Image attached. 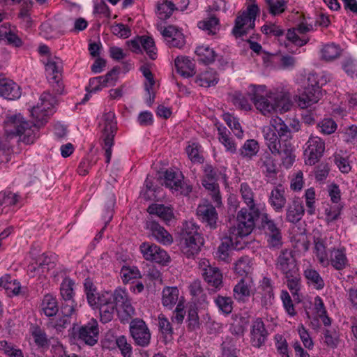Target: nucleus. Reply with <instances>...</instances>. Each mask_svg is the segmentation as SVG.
I'll list each match as a JSON object with an SVG mask.
<instances>
[{
	"instance_id": "nucleus-46",
	"label": "nucleus",
	"mask_w": 357,
	"mask_h": 357,
	"mask_svg": "<svg viewBox=\"0 0 357 357\" xmlns=\"http://www.w3.org/2000/svg\"><path fill=\"white\" fill-rule=\"evenodd\" d=\"M287 279V285L291 294L294 296L297 294L301 289V275L299 271L291 273L284 276Z\"/></svg>"
},
{
	"instance_id": "nucleus-54",
	"label": "nucleus",
	"mask_w": 357,
	"mask_h": 357,
	"mask_svg": "<svg viewBox=\"0 0 357 357\" xmlns=\"http://www.w3.org/2000/svg\"><path fill=\"white\" fill-rule=\"evenodd\" d=\"M324 343L330 348H336L339 344V337L335 330L325 329L323 331Z\"/></svg>"
},
{
	"instance_id": "nucleus-31",
	"label": "nucleus",
	"mask_w": 357,
	"mask_h": 357,
	"mask_svg": "<svg viewBox=\"0 0 357 357\" xmlns=\"http://www.w3.org/2000/svg\"><path fill=\"white\" fill-rule=\"evenodd\" d=\"M314 252L319 262V264L324 266H328V252L325 241L321 236H314Z\"/></svg>"
},
{
	"instance_id": "nucleus-22",
	"label": "nucleus",
	"mask_w": 357,
	"mask_h": 357,
	"mask_svg": "<svg viewBox=\"0 0 357 357\" xmlns=\"http://www.w3.org/2000/svg\"><path fill=\"white\" fill-rule=\"evenodd\" d=\"M202 275L209 286V291L215 292L222 287V274L218 268L208 266L204 268Z\"/></svg>"
},
{
	"instance_id": "nucleus-17",
	"label": "nucleus",
	"mask_w": 357,
	"mask_h": 357,
	"mask_svg": "<svg viewBox=\"0 0 357 357\" xmlns=\"http://www.w3.org/2000/svg\"><path fill=\"white\" fill-rule=\"evenodd\" d=\"M99 329L96 319H91L86 324L81 326L78 331L79 339L85 344L93 346L98 340Z\"/></svg>"
},
{
	"instance_id": "nucleus-26",
	"label": "nucleus",
	"mask_w": 357,
	"mask_h": 357,
	"mask_svg": "<svg viewBox=\"0 0 357 357\" xmlns=\"http://www.w3.org/2000/svg\"><path fill=\"white\" fill-rule=\"evenodd\" d=\"M305 213L302 201L299 198H294L287 208L286 220L295 224L298 222Z\"/></svg>"
},
{
	"instance_id": "nucleus-36",
	"label": "nucleus",
	"mask_w": 357,
	"mask_h": 357,
	"mask_svg": "<svg viewBox=\"0 0 357 357\" xmlns=\"http://www.w3.org/2000/svg\"><path fill=\"white\" fill-rule=\"evenodd\" d=\"M42 310L47 317H53L59 311L57 301L51 294H46L42 301Z\"/></svg>"
},
{
	"instance_id": "nucleus-57",
	"label": "nucleus",
	"mask_w": 357,
	"mask_h": 357,
	"mask_svg": "<svg viewBox=\"0 0 357 357\" xmlns=\"http://www.w3.org/2000/svg\"><path fill=\"white\" fill-rule=\"evenodd\" d=\"M202 184L206 189L212 192L213 199L215 202L218 203L220 201V195L219 194L218 184L216 183V179H207L204 178Z\"/></svg>"
},
{
	"instance_id": "nucleus-16",
	"label": "nucleus",
	"mask_w": 357,
	"mask_h": 357,
	"mask_svg": "<svg viewBox=\"0 0 357 357\" xmlns=\"http://www.w3.org/2000/svg\"><path fill=\"white\" fill-rule=\"evenodd\" d=\"M45 71L47 77L53 90L56 94H61L64 89V86L61 82V73L58 63L54 61L49 60L45 65Z\"/></svg>"
},
{
	"instance_id": "nucleus-9",
	"label": "nucleus",
	"mask_w": 357,
	"mask_h": 357,
	"mask_svg": "<svg viewBox=\"0 0 357 357\" xmlns=\"http://www.w3.org/2000/svg\"><path fill=\"white\" fill-rule=\"evenodd\" d=\"M130 332L137 345L145 347L149 344L151 333L142 319H133L130 324Z\"/></svg>"
},
{
	"instance_id": "nucleus-2",
	"label": "nucleus",
	"mask_w": 357,
	"mask_h": 357,
	"mask_svg": "<svg viewBox=\"0 0 357 357\" xmlns=\"http://www.w3.org/2000/svg\"><path fill=\"white\" fill-rule=\"evenodd\" d=\"M248 95L256 108L264 115L278 110L284 113L291 107V102L286 94L280 93L268 96L264 86H250Z\"/></svg>"
},
{
	"instance_id": "nucleus-15",
	"label": "nucleus",
	"mask_w": 357,
	"mask_h": 357,
	"mask_svg": "<svg viewBox=\"0 0 357 357\" xmlns=\"http://www.w3.org/2000/svg\"><path fill=\"white\" fill-rule=\"evenodd\" d=\"M158 29L169 47L181 48L185 45L184 36L176 26L169 25L163 28L162 24H158Z\"/></svg>"
},
{
	"instance_id": "nucleus-28",
	"label": "nucleus",
	"mask_w": 357,
	"mask_h": 357,
	"mask_svg": "<svg viewBox=\"0 0 357 357\" xmlns=\"http://www.w3.org/2000/svg\"><path fill=\"white\" fill-rule=\"evenodd\" d=\"M147 212L150 215L158 216L165 224H169L170 221L174 218V214L171 207L160 204H152L148 208Z\"/></svg>"
},
{
	"instance_id": "nucleus-34",
	"label": "nucleus",
	"mask_w": 357,
	"mask_h": 357,
	"mask_svg": "<svg viewBox=\"0 0 357 357\" xmlns=\"http://www.w3.org/2000/svg\"><path fill=\"white\" fill-rule=\"evenodd\" d=\"M270 122L282 142H290L289 140L292 138L291 129L282 119L278 117L271 119Z\"/></svg>"
},
{
	"instance_id": "nucleus-1",
	"label": "nucleus",
	"mask_w": 357,
	"mask_h": 357,
	"mask_svg": "<svg viewBox=\"0 0 357 357\" xmlns=\"http://www.w3.org/2000/svg\"><path fill=\"white\" fill-rule=\"evenodd\" d=\"M41 105L33 107L31 111L35 122H29L20 114L10 115L4 121V131L6 139L19 136L20 140L26 144L33 143L38 137V131L43 126L50 115L51 107L56 103L55 98L50 92H44L40 97Z\"/></svg>"
},
{
	"instance_id": "nucleus-25",
	"label": "nucleus",
	"mask_w": 357,
	"mask_h": 357,
	"mask_svg": "<svg viewBox=\"0 0 357 357\" xmlns=\"http://www.w3.org/2000/svg\"><path fill=\"white\" fill-rule=\"evenodd\" d=\"M0 96L8 100H16L21 96L20 87L13 80L0 79Z\"/></svg>"
},
{
	"instance_id": "nucleus-18",
	"label": "nucleus",
	"mask_w": 357,
	"mask_h": 357,
	"mask_svg": "<svg viewBox=\"0 0 357 357\" xmlns=\"http://www.w3.org/2000/svg\"><path fill=\"white\" fill-rule=\"evenodd\" d=\"M197 215L209 229H215L217 227L218 215L212 204H199L197 208Z\"/></svg>"
},
{
	"instance_id": "nucleus-45",
	"label": "nucleus",
	"mask_w": 357,
	"mask_h": 357,
	"mask_svg": "<svg viewBox=\"0 0 357 357\" xmlns=\"http://www.w3.org/2000/svg\"><path fill=\"white\" fill-rule=\"evenodd\" d=\"M215 303L218 309L225 314H229L233 310V301L231 297L218 295L215 298Z\"/></svg>"
},
{
	"instance_id": "nucleus-27",
	"label": "nucleus",
	"mask_w": 357,
	"mask_h": 357,
	"mask_svg": "<svg viewBox=\"0 0 357 357\" xmlns=\"http://www.w3.org/2000/svg\"><path fill=\"white\" fill-rule=\"evenodd\" d=\"M74 284L73 280L69 278H65L62 281L60 287V294L65 302L62 304V306L73 305V308L75 309L77 303L73 298L75 296Z\"/></svg>"
},
{
	"instance_id": "nucleus-30",
	"label": "nucleus",
	"mask_w": 357,
	"mask_h": 357,
	"mask_svg": "<svg viewBox=\"0 0 357 357\" xmlns=\"http://www.w3.org/2000/svg\"><path fill=\"white\" fill-rule=\"evenodd\" d=\"M174 63L177 72L181 76L190 77L195 74V64L188 57L178 56Z\"/></svg>"
},
{
	"instance_id": "nucleus-38",
	"label": "nucleus",
	"mask_w": 357,
	"mask_h": 357,
	"mask_svg": "<svg viewBox=\"0 0 357 357\" xmlns=\"http://www.w3.org/2000/svg\"><path fill=\"white\" fill-rule=\"evenodd\" d=\"M75 310L73 305L61 306V313L63 316L57 319L54 324V326L57 331H61L70 324L69 318L73 314Z\"/></svg>"
},
{
	"instance_id": "nucleus-11",
	"label": "nucleus",
	"mask_w": 357,
	"mask_h": 357,
	"mask_svg": "<svg viewBox=\"0 0 357 357\" xmlns=\"http://www.w3.org/2000/svg\"><path fill=\"white\" fill-rule=\"evenodd\" d=\"M111 296V301L115 305L121 307L125 313L123 319H130L135 314V308L131 304L130 299L128 297V293L123 289H117L114 292L105 291Z\"/></svg>"
},
{
	"instance_id": "nucleus-42",
	"label": "nucleus",
	"mask_w": 357,
	"mask_h": 357,
	"mask_svg": "<svg viewBox=\"0 0 357 357\" xmlns=\"http://www.w3.org/2000/svg\"><path fill=\"white\" fill-rule=\"evenodd\" d=\"M0 287H3L8 293H12L13 295H17L20 293V285L16 280H11L8 275L0 278Z\"/></svg>"
},
{
	"instance_id": "nucleus-56",
	"label": "nucleus",
	"mask_w": 357,
	"mask_h": 357,
	"mask_svg": "<svg viewBox=\"0 0 357 357\" xmlns=\"http://www.w3.org/2000/svg\"><path fill=\"white\" fill-rule=\"evenodd\" d=\"M250 296V289L242 279L234 288V296L238 301H244Z\"/></svg>"
},
{
	"instance_id": "nucleus-61",
	"label": "nucleus",
	"mask_w": 357,
	"mask_h": 357,
	"mask_svg": "<svg viewBox=\"0 0 357 357\" xmlns=\"http://www.w3.org/2000/svg\"><path fill=\"white\" fill-rule=\"evenodd\" d=\"M318 126L321 129V132L326 135L333 133L337 129V124L332 119H325L321 121Z\"/></svg>"
},
{
	"instance_id": "nucleus-41",
	"label": "nucleus",
	"mask_w": 357,
	"mask_h": 357,
	"mask_svg": "<svg viewBox=\"0 0 357 357\" xmlns=\"http://www.w3.org/2000/svg\"><path fill=\"white\" fill-rule=\"evenodd\" d=\"M195 53L199 56L200 61L205 64H209L215 61L217 56L215 51L208 46L198 47Z\"/></svg>"
},
{
	"instance_id": "nucleus-64",
	"label": "nucleus",
	"mask_w": 357,
	"mask_h": 357,
	"mask_svg": "<svg viewBox=\"0 0 357 357\" xmlns=\"http://www.w3.org/2000/svg\"><path fill=\"white\" fill-rule=\"evenodd\" d=\"M112 33L119 38H127L130 36L131 30L122 23H118L112 26Z\"/></svg>"
},
{
	"instance_id": "nucleus-20",
	"label": "nucleus",
	"mask_w": 357,
	"mask_h": 357,
	"mask_svg": "<svg viewBox=\"0 0 357 357\" xmlns=\"http://www.w3.org/2000/svg\"><path fill=\"white\" fill-rule=\"evenodd\" d=\"M252 345L260 348L265 344L268 333L265 328V324L261 318L256 319L252 325L250 331Z\"/></svg>"
},
{
	"instance_id": "nucleus-49",
	"label": "nucleus",
	"mask_w": 357,
	"mask_h": 357,
	"mask_svg": "<svg viewBox=\"0 0 357 357\" xmlns=\"http://www.w3.org/2000/svg\"><path fill=\"white\" fill-rule=\"evenodd\" d=\"M186 322L188 331H195L199 328V318L196 308H190L188 310Z\"/></svg>"
},
{
	"instance_id": "nucleus-35",
	"label": "nucleus",
	"mask_w": 357,
	"mask_h": 357,
	"mask_svg": "<svg viewBox=\"0 0 357 357\" xmlns=\"http://www.w3.org/2000/svg\"><path fill=\"white\" fill-rule=\"evenodd\" d=\"M257 165L266 176H272L276 174V165L273 158L268 152L261 155Z\"/></svg>"
},
{
	"instance_id": "nucleus-10",
	"label": "nucleus",
	"mask_w": 357,
	"mask_h": 357,
	"mask_svg": "<svg viewBox=\"0 0 357 357\" xmlns=\"http://www.w3.org/2000/svg\"><path fill=\"white\" fill-rule=\"evenodd\" d=\"M261 225L268 236V245L272 248L279 247L282 244L281 231L268 214L261 215Z\"/></svg>"
},
{
	"instance_id": "nucleus-29",
	"label": "nucleus",
	"mask_w": 357,
	"mask_h": 357,
	"mask_svg": "<svg viewBox=\"0 0 357 357\" xmlns=\"http://www.w3.org/2000/svg\"><path fill=\"white\" fill-rule=\"evenodd\" d=\"M284 189L282 185L275 187L269 196V203L276 212H281L284 208L287 199Z\"/></svg>"
},
{
	"instance_id": "nucleus-62",
	"label": "nucleus",
	"mask_w": 357,
	"mask_h": 357,
	"mask_svg": "<svg viewBox=\"0 0 357 357\" xmlns=\"http://www.w3.org/2000/svg\"><path fill=\"white\" fill-rule=\"evenodd\" d=\"M185 314V311L184 310V303L183 301H179L176 305V307L174 311V314L172 317V321L173 323H176L177 324H182Z\"/></svg>"
},
{
	"instance_id": "nucleus-52",
	"label": "nucleus",
	"mask_w": 357,
	"mask_h": 357,
	"mask_svg": "<svg viewBox=\"0 0 357 357\" xmlns=\"http://www.w3.org/2000/svg\"><path fill=\"white\" fill-rule=\"evenodd\" d=\"M0 350L8 357H24L21 349L5 340L0 341Z\"/></svg>"
},
{
	"instance_id": "nucleus-3",
	"label": "nucleus",
	"mask_w": 357,
	"mask_h": 357,
	"mask_svg": "<svg viewBox=\"0 0 357 357\" xmlns=\"http://www.w3.org/2000/svg\"><path fill=\"white\" fill-rule=\"evenodd\" d=\"M262 132L266 144L271 152L274 155H280L284 164L292 165L295 160V155L293 153L294 146L290 142H282L271 123L269 126L263 128Z\"/></svg>"
},
{
	"instance_id": "nucleus-39",
	"label": "nucleus",
	"mask_w": 357,
	"mask_h": 357,
	"mask_svg": "<svg viewBox=\"0 0 357 357\" xmlns=\"http://www.w3.org/2000/svg\"><path fill=\"white\" fill-rule=\"evenodd\" d=\"M176 10H177V8L172 1L164 0L162 3H158L157 6L158 18L165 21L169 18Z\"/></svg>"
},
{
	"instance_id": "nucleus-21",
	"label": "nucleus",
	"mask_w": 357,
	"mask_h": 357,
	"mask_svg": "<svg viewBox=\"0 0 357 357\" xmlns=\"http://www.w3.org/2000/svg\"><path fill=\"white\" fill-rule=\"evenodd\" d=\"M146 228L151 231V235L159 243L163 245H170L173 242L172 235L152 218H149L146 221Z\"/></svg>"
},
{
	"instance_id": "nucleus-37",
	"label": "nucleus",
	"mask_w": 357,
	"mask_h": 357,
	"mask_svg": "<svg viewBox=\"0 0 357 357\" xmlns=\"http://www.w3.org/2000/svg\"><path fill=\"white\" fill-rule=\"evenodd\" d=\"M341 52L342 49L338 45L326 44L321 50V59L326 61H333L340 56Z\"/></svg>"
},
{
	"instance_id": "nucleus-43",
	"label": "nucleus",
	"mask_w": 357,
	"mask_h": 357,
	"mask_svg": "<svg viewBox=\"0 0 357 357\" xmlns=\"http://www.w3.org/2000/svg\"><path fill=\"white\" fill-rule=\"evenodd\" d=\"M304 275L308 282L314 286L316 289H322L324 287V282L319 273L314 269H306Z\"/></svg>"
},
{
	"instance_id": "nucleus-33",
	"label": "nucleus",
	"mask_w": 357,
	"mask_h": 357,
	"mask_svg": "<svg viewBox=\"0 0 357 357\" xmlns=\"http://www.w3.org/2000/svg\"><path fill=\"white\" fill-rule=\"evenodd\" d=\"M179 290L176 287H166L162 292V305L168 310H172L178 300Z\"/></svg>"
},
{
	"instance_id": "nucleus-60",
	"label": "nucleus",
	"mask_w": 357,
	"mask_h": 357,
	"mask_svg": "<svg viewBox=\"0 0 357 357\" xmlns=\"http://www.w3.org/2000/svg\"><path fill=\"white\" fill-rule=\"evenodd\" d=\"M250 268V266H249V259L248 257H242L235 263L234 271L241 276L247 275Z\"/></svg>"
},
{
	"instance_id": "nucleus-13",
	"label": "nucleus",
	"mask_w": 357,
	"mask_h": 357,
	"mask_svg": "<svg viewBox=\"0 0 357 357\" xmlns=\"http://www.w3.org/2000/svg\"><path fill=\"white\" fill-rule=\"evenodd\" d=\"M275 267L284 276L298 271V267L296 264L294 252L287 249L282 250L277 258Z\"/></svg>"
},
{
	"instance_id": "nucleus-58",
	"label": "nucleus",
	"mask_w": 357,
	"mask_h": 357,
	"mask_svg": "<svg viewBox=\"0 0 357 357\" xmlns=\"http://www.w3.org/2000/svg\"><path fill=\"white\" fill-rule=\"evenodd\" d=\"M266 2L268 6L270 13L273 15H279L285 10L284 0H266Z\"/></svg>"
},
{
	"instance_id": "nucleus-48",
	"label": "nucleus",
	"mask_w": 357,
	"mask_h": 357,
	"mask_svg": "<svg viewBox=\"0 0 357 357\" xmlns=\"http://www.w3.org/2000/svg\"><path fill=\"white\" fill-rule=\"evenodd\" d=\"M240 191L243 199L249 207V210L257 208L254 202V195L250 186L247 183H243L241 185Z\"/></svg>"
},
{
	"instance_id": "nucleus-59",
	"label": "nucleus",
	"mask_w": 357,
	"mask_h": 357,
	"mask_svg": "<svg viewBox=\"0 0 357 357\" xmlns=\"http://www.w3.org/2000/svg\"><path fill=\"white\" fill-rule=\"evenodd\" d=\"M117 347L121 350V353L123 357H131L132 351V346L127 341L125 336L121 335L116 339Z\"/></svg>"
},
{
	"instance_id": "nucleus-24",
	"label": "nucleus",
	"mask_w": 357,
	"mask_h": 357,
	"mask_svg": "<svg viewBox=\"0 0 357 357\" xmlns=\"http://www.w3.org/2000/svg\"><path fill=\"white\" fill-rule=\"evenodd\" d=\"M182 178L181 174L172 170H167L165 172L162 185L172 190L180 191L181 194H188L192 190V188L189 186L186 187V190L183 188Z\"/></svg>"
},
{
	"instance_id": "nucleus-47",
	"label": "nucleus",
	"mask_w": 357,
	"mask_h": 357,
	"mask_svg": "<svg viewBox=\"0 0 357 357\" xmlns=\"http://www.w3.org/2000/svg\"><path fill=\"white\" fill-rule=\"evenodd\" d=\"M140 43L149 58L155 60L157 56V52L153 39L149 36H142L140 37Z\"/></svg>"
},
{
	"instance_id": "nucleus-8",
	"label": "nucleus",
	"mask_w": 357,
	"mask_h": 357,
	"mask_svg": "<svg viewBox=\"0 0 357 357\" xmlns=\"http://www.w3.org/2000/svg\"><path fill=\"white\" fill-rule=\"evenodd\" d=\"M259 13V8L257 4L252 3L243 11L241 15L237 16L235 20V25L232 29V33L236 38L242 37L248 33L246 29H243L248 22L252 20H255L257 15Z\"/></svg>"
},
{
	"instance_id": "nucleus-6",
	"label": "nucleus",
	"mask_w": 357,
	"mask_h": 357,
	"mask_svg": "<svg viewBox=\"0 0 357 357\" xmlns=\"http://www.w3.org/2000/svg\"><path fill=\"white\" fill-rule=\"evenodd\" d=\"M259 215L258 208H241L237 214V226L231 227L229 231L237 236H248L253 230L255 220L259 218Z\"/></svg>"
},
{
	"instance_id": "nucleus-19",
	"label": "nucleus",
	"mask_w": 357,
	"mask_h": 357,
	"mask_svg": "<svg viewBox=\"0 0 357 357\" xmlns=\"http://www.w3.org/2000/svg\"><path fill=\"white\" fill-rule=\"evenodd\" d=\"M98 300L99 304L96 308L99 309L100 321L104 324L108 323L113 319L116 307L111 301V296L108 293L100 294Z\"/></svg>"
},
{
	"instance_id": "nucleus-40",
	"label": "nucleus",
	"mask_w": 357,
	"mask_h": 357,
	"mask_svg": "<svg viewBox=\"0 0 357 357\" xmlns=\"http://www.w3.org/2000/svg\"><path fill=\"white\" fill-rule=\"evenodd\" d=\"M218 82V78L215 72L212 70L206 71L199 76L195 79L197 83L200 86L209 87L216 84Z\"/></svg>"
},
{
	"instance_id": "nucleus-7",
	"label": "nucleus",
	"mask_w": 357,
	"mask_h": 357,
	"mask_svg": "<svg viewBox=\"0 0 357 357\" xmlns=\"http://www.w3.org/2000/svg\"><path fill=\"white\" fill-rule=\"evenodd\" d=\"M325 150L324 142L318 137H311L306 143L304 151L305 163L313 165L317 163L323 155Z\"/></svg>"
},
{
	"instance_id": "nucleus-63",
	"label": "nucleus",
	"mask_w": 357,
	"mask_h": 357,
	"mask_svg": "<svg viewBox=\"0 0 357 357\" xmlns=\"http://www.w3.org/2000/svg\"><path fill=\"white\" fill-rule=\"evenodd\" d=\"M219 130V139L221 143L225 146L226 149L231 152L235 153L236 151V145L234 141L230 138L226 132H222L220 128Z\"/></svg>"
},
{
	"instance_id": "nucleus-12",
	"label": "nucleus",
	"mask_w": 357,
	"mask_h": 357,
	"mask_svg": "<svg viewBox=\"0 0 357 357\" xmlns=\"http://www.w3.org/2000/svg\"><path fill=\"white\" fill-rule=\"evenodd\" d=\"M140 250L144 258L147 261L162 265L166 264L169 261V256L167 252L155 244L143 243L140 245Z\"/></svg>"
},
{
	"instance_id": "nucleus-4",
	"label": "nucleus",
	"mask_w": 357,
	"mask_h": 357,
	"mask_svg": "<svg viewBox=\"0 0 357 357\" xmlns=\"http://www.w3.org/2000/svg\"><path fill=\"white\" fill-rule=\"evenodd\" d=\"M199 227L193 222L183 223L180 232V246L188 257L197 255L204 244V238L199 232Z\"/></svg>"
},
{
	"instance_id": "nucleus-50",
	"label": "nucleus",
	"mask_w": 357,
	"mask_h": 357,
	"mask_svg": "<svg viewBox=\"0 0 357 357\" xmlns=\"http://www.w3.org/2000/svg\"><path fill=\"white\" fill-rule=\"evenodd\" d=\"M233 104L243 110H250L252 105L248 100L239 91H235L231 96Z\"/></svg>"
},
{
	"instance_id": "nucleus-44",
	"label": "nucleus",
	"mask_w": 357,
	"mask_h": 357,
	"mask_svg": "<svg viewBox=\"0 0 357 357\" xmlns=\"http://www.w3.org/2000/svg\"><path fill=\"white\" fill-rule=\"evenodd\" d=\"M259 149V144L256 140L248 139L244 143L239 151L243 157L251 158L257 153Z\"/></svg>"
},
{
	"instance_id": "nucleus-32",
	"label": "nucleus",
	"mask_w": 357,
	"mask_h": 357,
	"mask_svg": "<svg viewBox=\"0 0 357 357\" xmlns=\"http://www.w3.org/2000/svg\"><path fill=\"white\" fill-rule=\"evenodd\" d=\"M234 235L230 233L229 236L222 238V242L215 251V257L220 261L228 263L231 260L229 250L234 241Z\"/></svg>"
},
{
	"instance_id": "nucleus-53",
	"label": "nucleus",
	"mask_w": 357,
	"mask_h": 357,
	"mask_svg": "<svg viewBox=\"0 0 357 357\" xmlns=\"http://www.w3.org/2000/svg\"><path fill=\"white\" fill-rule=\"evenodd\" d=\"M219 20L215 17H211L208 19L198 22V27L203 30L208 31V34H215L218 29Z\"/></svg>"
},
{
	"instance_id": "nucleus-23",
	"label": "nucleus",
	"mask_w": 357,
	"mask_h": 357,
	"mask_svg": "<svg viewBox=\"0 0 357 357\" xmlns=\"http://www.w3.org/2000/svg\"><path fill=\"white\" fill-rule=\"evenodd\" d=\"M331 265L335 270L342 271L348 265L346 249L344 247L329 249L328 266Z\"/></svg>"
},
{
	"instance_id": "nucleus-5",
	"label": "nucleus",
	"mask_w": 357,
	"mask_h": 357,
	"mask_svg": "<svg viewBox=\"0 0 357 357\" xmlns=\"http://www.w3.org/2000/svg\"><path fill=\"white\" fill-rule=\"evenodd\" d=\"M99 128L104 140L106 162L109 163L112 157V147L114 144V137L117 130V123L113 112H105L100 121Z\"/></svg>"
},
{
	"instance_id": "nucleus-55",
	"label": "nucleus",
	"mask_w": 357,
	"mask_h": 357,
	"mask_svg": "<svg viewBox=\"0 0 357 357\" xmlns=\"http://www.w3.org/2000/svg\"><path fill=\"white\" fill-rule=\"evenodd\" d=\"M121 275L124 283H128L132 279L141 278L140 272L137 267L123 266Z\"/></svg>"
},
{
	"instance_id": "nucleus-14",
	"label": "nucleus",
	"mask_w": 357,
	"mask_h": 357,
	"mask_svg": "<svg viewBox=\"0 0 357 357\" xmlns=\"http://www.w3.org/2000/svg\"><path fill=\"white\" fill-rule=\"evenodd\" d=\"M308 82L311 83L305 87L303 92L298 98V104L303 109L317 102L322 95L317 81L311 82L310 79H308Z\"/></svg>"
},
{
	"instance_id": "nucleus-51",
	"label": "nucleus",
	"mask_w": 357,
	"mask_h": 357,
	"mask_svg": "<svg viewBox=\"0 0 357 357\" xmlns=\"http://www.w3.org/2000/svg\"><path fill=\"white\" fill-rule=\"evenodd\" d=\"M223 119L227 125L233 130L235 135L238 138L242 137L243 132L238 119L229 114H225Z\"/></svg>"
}]
</instances>
